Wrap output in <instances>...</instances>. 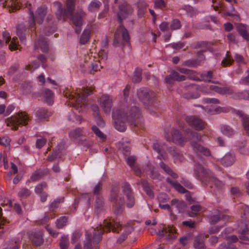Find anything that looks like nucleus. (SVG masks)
<instances>
[{
    "instance_id": "44",
    "label": "nucleus",
    "mask_w": 249,
    "mask_h": 249,
    "mask_svg": "<svg viewBox=\"0 0 249 249\" xmlns=\"http://www.w3.org/2000/svg\"><path fill=\"white\" fill-rule=\"evenodd\" d=\"M182 66L191 68H196L200 65V61L198 59H191L184 61Z\"/></svg>"
},
{
    "instance_id": "15",
    "label": "nucleus",
    "mask_w": 249,
    "mask_h": 249,
    "mask_svg": "<svg viewBox=\"0 0 249 249\" xmlns=\"http://www.w3.org/2000/svg\"><path fill=\"white\" fill-rule=\"evenodd\" d=\"M112 99L108 95H104L100 98V106L106 113H109L112 107Z\"/></svg>"
},
{
    "instance_id": "18",
    "label": "nucleus",
    "mask_w": 249,
    "mask_h": 249,
    "mask_svg": "<svg viewBox=\"0 0 249 249\" xmlns=\"http://www.w3.org/2000/svg\"><path fill=\"white\" fill-rule=\"evenodd\" d=\"M165 147H167L165 143H160L159 142H155L152 145V148L154 151L157 152L159 154L160 159L166 160L168 159V156L165 152Z\"/></svg>"
},
{
    "instance_id": "29",
    "label": "nucleus",
    "mask_w": 249,
    "mask_h": 249,
    "mask_svg": "<svg viewBox=\"0 0 249 249\" xmlns=\"http://www.w3.org/2000/svg\"><path fill=\"white\" fill-rule=\"evenodd\" d=\"M166 150L174 158L175 160H177L180 162L183 160V156L175 147H166Z\"/></svg>"
},
{
    "instance_id": "62",
    "label": "nucleus",
    "mask_w": 249,
    "mask_h": 249,
    "mask_svg": "<svg viewBox=\"0 0 249 249\" xmlns=\"http://www.w3.org/2000/svg\"><path fill=\"white\" fill-rule=\"evenodd\" d=\"M182 9L185 10L187 14L191 17L196 14V11L190 5H184L182 7Z\"/></svg>"
},
{
    "instance_id": "21",
    "label": "nucleus",
    "mask_w": 249,
    "mask_h": 249,
    "mask_svg": "<svg viewBox=\"0 0 249 249\" xmlns=\"http://www.w3.org/2000/svg\"><path fill=\"white\" fill-rule=\"evenodd\" d=\"M94 207V213L99 215L105 211V201L103 196H96Z\"/></svg>"
},
{
    "instance_id": "9",
    "label": "nucleus",
    "mask_w": 249,
    "mask_h": 249,
    "mask_svg": "<svg viewBox=\"0 0 249 249\" xmlns=\"http://www.w3.org/2000/svg\"><path fill=\"white\" fill-rule=\"evenodd\" d=\"M122 192L125 197V203L129 208H132L135 203L134 192L129 183L125 182L122 186Z\"/></svg>"
},
{
    "instance_id": "33",
    "label": "nucleus",
    "mask_w": 249,
    "mask_h": 249,
    "mask_svg": "<svg viewBox=\"0 0 249 249\" xmlns=\"http://www.w3.org/2000/svg\"><path fill=\"white\" fill-rule=\"evenodd\" d=\"M75 9V0H67L66 9H65L66 17L72 16Z\"/></svg>"
},
{
    "instance_id": "12",
    "label": "nucleus",
    "mask_w": 249,
    "mask_h": 249,
    "mask_svg": "<svg viewBox=\"0 0 249 249\" xmlns=\"http://www.w3.org/2000/svg\"><path fill=\"white\" fill-rule=\"evenodd\" d=\"M185 120L190 126L197 131L203 130L206 124L201 119L196 116H187Z\"/></svg>"
},
{
    "instance_id": "63",
    "label": "nucleus",
    "mask_w": 249,
    "mask_h": 249,
    "mask_svg": "<svg viewBox=\"0 0 249 249\" xmlns=\"http://www.w3.org/2000/svg\"><path fill=\"white\" fill-rule=\"evenodd\" d=\"M18 38L16 37H13L11 41L10 44L9 45V48L10 50L12 51L17 50L18 49Z\"/></svg>"
},
{
    "instance_id": "20",
    "label": "nucleus",
    "mask_w": 249,
    "mask_h": 249,
    "mask_svg": "<svg viewBox=\"0 0 249 249\" xmlns=\"http://www.w3.org/2000/svg\"><path fill=\"white\" fill-rule=\"evenodd\" d=\"M234 113L241 118L242 124L244 130L249 136V116L239 110H234Z\"/></svg>"
},
{
    "instance_id": "47",
    "label": "nucleus",
    "mask_w": 249,
    "mask_h": 249,
    "mask_svg": "<svg viewBox=\"0 0 249 249\" xmlns=\"http://www.w3.org/2000/svg\"><path fill=\"white\" fill-rule=\"evenodd\" d=\"M69 137L71 139H76L83 136L82 130L80 128H77L71 130L69 132Z\"/></svg>"
},
{
    "instance_id": "23",
    "label": "nucleus",
    "mask_w": 249,
    "mask_h": 249,
    "mask_svg": "<svg viewBox=\"0 0 249 249\" xmlns=\"http://www.w3.org/2000/svg\"><path fill=\"white\" fill-rule=\"evenodd\" d=\"M235 26L239 35L245 40L249 41V27L242 23H235Z\"/></svg>"
},
{
    "instance_id": "43",
    "label": "nucleus",
    "mask_w": 249,
    "mask_h": 249,
    "mask_svg": "<svg viewBox=\"0 0 249 249\" xmlns=\"http://www.w3.org/2000/svg\"><path fill=\"white\" fill-rule=\"evenodd\" d=\"M221 132L225 135L231 137L234 134V130L229 125L226 124L220 125Z\"/></svg>"
},
{
    "instance_id": "42",
    "label": "nucleus",
    "mask_w": 249,
    "mask_h": 249,
    "mask_svg": "<svg viewBox=\"0 0 249 249\" xmlns=\"http://www.w3.org/2000/svg\"><path fill=\"white\" fill-rule=\"evenodd\" d=\"M246 90L241 92H234L232 89V93L229 94L231 95V98L234 100H247Z\"/></svg>"
},
{
    "instance_id": "36",
    "label": "nucleus",
    "mask_w": 249,
    "mask_h": 249,
    "mask_svg": "<svg viewBox=\"0 0 249 249\" xmlns=\"http://www.w3.org/2000/svg\"><path fill=\"white\" fill-rule=\"evenodd\" d=\"M0 2L2 3L6 2L9 6H10L11 8L9 10L10 12H14L20 9V5L18 3V0H10L8 2L7 0H0Z\"/></svg>"
},
{
    "instance_id": "56",
    "label": "nucleus",
    "mask_w": 249,
    "mask_h": 249,
    "mask_svg": "<svg viewBox=\"0 0 249 249\" xmlns=\"http://www.w3.org/2000/svg\"><path fill=\"white\" fill-rule=\"evenodd\" d=\"M91 129L94 134L101 140H105L106 139V135L96 125H93Z\"/></svg>"
},
{
    "instance_id": "14",
    "label": "nucleus",
    "mask_w": 249,
    "mask_h": 249,
    "mask_svg": "<svg viewBox=\"0 0 249 249\" xmlns=\"http://www.w3.org/2000/svg\"><path fill=\"white\" fill-rule=\"evenodd\" d=\"M56 29V24L53 19V16L49 15L46 19V23L44 27L43 32L47 36L54 33Z\"/></svg>"
},
{
    "instance_id": "17",
    "label": "nucleus",
    "mask_w": 249,
    "mask_h": 249,
    "mask_svg": "<svg viewBox=\"0 0 249 249\" xmlns=\"http://www.w3.org/2000/svg\"><path fill=\"white\" fill-rule=\"evenodd\" d=\"M165 147H167L165 143H160L159 142H155L152 145V148L154 151L157 152L159 154L160 159L166 160L168 159V156L165 152Z\"/></svg>"
},
{
    "instance_id": "19",
    "label": "nucleus",
    "mask_w": 249,
    "mask_h": 249,
    "mask_svg": "<svg viewBox=\"0 0 249 249\" xmlns=\"http://www.w3.org/2000/svg\"><path fill=\"white\" fill-rule=\"evenodd\" d=\"M176 229L175 227L168 226L167 228H163L162 230H159V231L156 232V233L160 236L163 237L165 234L169 233L167 236V238L169 240L175 239L177 236Z\"/></svg>"
},
{
    "instance_id": "57",
    "label": "nucleus",
    "mask_w": 249,
    "mask_h": 249,
    "mask_svg": "<svg viewBox=\"0 0 249 249\" xmlns=\"http://www.w3.org/2000/svg\"><path fill=\"white\" fill-rule=\"evenodd\" d=\"M68 221V217L63 216L60 217V218L56 220V226L58 228L61 229L63 228L64 226H65L66 225V223Z\"/></svg>"
},
{
    "instance_id": "28",
    "label": "nucleus",
    "mask_w": 249,
    "mask_h": 249,
    "mask_svg": "<svg viewBox=\"0 0 249 249\" xmlns=\"http://www.w3.org/2000/svg\"><path fill=\"white\" fill-rule=\"evenodd\" d=\"M235 161L234 155L231 153L226 154L220 160L221 163L224 166H229L231 165Z\"/></svg>"
},
{
    "instance_id": "8",
    "label": "nucleus",
    "mask_w": 249,
    "mask_h": 249,
    "mask_svg": "<svg viewBox=\"0 0 249 249\" xmlns=\"http://www.w3.org/2000/svg\"><path fill=\"white\" fill-rule=\"evenodd\" d=\"M137 96L143 104L147 106L152 103L155 93L146 88H141L137 90Z\"/></svg>"
},
{
    "instance_id": "61",
    "label": "nucleus",
    "mask_w": 249,
    "mask_h": 249,
    "mask_svg": "<svg viewBox=\"0 0 249 249\" xmlns=\"http://www.w3.org/2000/svg\"><path fill=\"white\" fill-rule=\"evenodd\" d=\"M224 215L217 214L212 216L210 218V223L212 225L216 224L218 221L223 218Z\"/></svg>"
},
{
    "instance_id": "3",
    "label": "nucleus",
    "mask_w": 249,
    "mask_h": 249,
    "mask_svg": "<svg viewBox=\"0 0 249 249\" xmlns=\"http://www.w3.org/2000/svg\"><path fill=\"white\" fill-rule=\"evenodd\" d=\"M120 188L118 186H112L108 196V201L112 203V211L116 215H120L123 211L124 203V198L119 195Z\"/></svg>"
},
{
    "instance_id": "4",
    "label": "nucleus",
    "mask_w": 249,
    "mask_h": 249,
    "mask_svg": "<svg viewBox=\"0 0 249 249\" xmlns=\"http://www.w3.org/2000/svg\"><path fill=\"white\" fill-rule=\"evenodd\" d=\"M112 45L115 47H121L123 50L125 45H130L128 32L123 24H120L114 33Z\"/></svg>"
},
{
    "instance_id": "31",
    "label": "nucleus",
    "mask_w": 249,
    "mask_h": 249,
    "mask_svg": "<svg viewBox=\"0 0 249 249\" xmlns=\"http://www.w3.org/2000/svg\"><path fill=\"white\" fill-rule=\"evenodd\" d=\"M54 6L56 8V16L58 20L61 19L62 18H64L65 9L63 8L62 3L59 1H55L53 2Z\"/></svg>"
},
{
    "instance_id": "38",
    "label": "nucleus",
    "mask_w": 249,
    "mask_h": 249,
    "mask_svg": "<svg viewBox=\"0 0 249 249\" xmlns=\"http://www.w3.org/2000/svg\"><path fill=\"white\" fill-rule=\"evenodd\" d=\"M242 211L241 213V217L242 218L241 221L240 222V223L238 225L239 229L238 231L241 229L240 227V225L241 223H243V224L245 223L248 224V222H249V220H247V218L249 217V206H245L242 208Z\"/></svg>"
},
{
    "instance_id": "26",
    "label": "nucleus",
    "mask_w": 249,
    "mask_h": 249,
    "mask_svg": "<svg viewBox=\"0 0 249 249\" xmlns=\"http://www.w3.org/2000/svg\"><path fill=\"white\" fill-rule=\"evenodd\" d=\"M226 240L227 241V245L226 243H222L219 245V249H237L235 247L232 246V247H230V245L232 243L236 242L238 241V238L236 235H231L225 237Z\"/></svg>"
},
{
    "instance_id": "64",
    "label": "nucleus",
    "mask_w": 249,
    "mask_h": 249,
    "mask_svg": "<svg viewBox=\"0 0 249 249\" xmlns=\"http://www.w3.org/2000/svg\"><path fill=\"white\" fill-rule=\"evenodd\" d=\"M23 90L26 93H30L31 91L32 86L29 82H25L23 83L21 86Z\"/></svg>"
},
{
    "instance_id": "50",
    "label": "nucleus",
    "mask_w": 249,
    "mask_h": 249,
    "mask_svg": "<svg viewBox=\"0 0 249 249\" xmlns=\"http://www.w3.org/2000/svg\"><path fill=\"white\" fill-rule=\"evenodd\" d=\"M208 42L207 41H197L193 43L192 44V47L193 49H197L199 48H202V50L206 49L207 50V48L208 47Z\"/></svg>"
},
{
    "instance_id": "58",
    "label": "nucleus",
    "mask_w": 249,
    "mask_h": 249,
    "mask_svg": "<svg viewBox=\"0 0 249 249\" xmlns=\"http://www.w3.org/2000/svg\"><path fill=\"white\" fill-rule=\"evenodd\" d=\"M61 249H67L69 246V239L66 236H62L59 242Z\"/></svg>"
},
{
    "instance_id": "40",
    "label": "nucleus",
    "mask_w": 249,
    "mask_h": 249,
    "mask_svg": "<svg viewBox=\"0 0 249 249\" xmlns=\"http://www.w3.org/2000/svg\"><path fill=\"white\" fill-rule=\"evenodd\" d=\"M194 247L196 249H205L206 246L204 244V237L202 236L196 237L194 240Z\"/></svg>"
},
{
    "instance_id": "13",
    "label": "nucleus",
    "mask_w": 249,
    "mask_h": 249,
    "mask_svg": "<svg viewBox=\"0 0 249 249\" xmlns=\"http://www.w3.org/2000/svg\"><path fill=\"white\" fill-rule=\"evenodd\" d=\"M165 138L167 141H172L173 142L179 144H182L184 141L181 133L175 128H172L170 133L165 131Z\"/></svg>"
},
{
    "instance_id": "22",
    "label": "nucleus",
    "mask_w": 249,
    "mask_h": 249,
    "mask_svg": "<svg viewBox=\"0 0 249 249\" xmlns=\"http://www.w3.org/2000/svg\"><path fill=\"white\" fill-rule=\"evenodd\" d=\"M86 16V13L82 9L78 10L76 13L71 16L72 23L75 26H81L82 18Z\"/></svg>"
},
{
    "instance_id": "2",
    "label": "nucleus",
    "mask_w": 249,
    "mask_h": 249,
    "mask_svg": "<svg viewBox=\"0 0 249 249\" xmlns=\"http://www.w3.org/2000/svg\"><path fill=\"white\" fill-rule=\"evenodd\" d=\"M121 224L116 222L114 219H105L103 225H101V229L104 231L109 232L111 230L114 232H119L121 230ZM103 234V230L101 229L96 231L94 229L92 233L86 234L87 241L84 244L85 249H99L98 246H96L102 240V236Z\"/></svg>"
},
{
    "instance_id": "39",
    "label": "nucleus",
    "mask_w": 249,
    "mask_h": 249,
    "mask_svg": "<svg viewBox=\"0 0 249 249\" xmlns=\"http://www.w3.org/2000/svg\"><path fill=\"white\" fill-rule=\"evenodd\" d=\"M166 181L173 186L178 192L184 194L187 192V190L179 183L173 181L170 178H167Z\"/></svg>"
},
{
    "instance_id": "48",
    "label": "nucleus",
    "mask_w": 249,
    "mask_h": 249,
    "mask_svg": "<svg viewBox=\"0 0 249 249\" xmlns=\"http://www.w3.org/2000/svg\"><path fill=\"white\" fill-rule=\"evenodd\" d=\"M48 187L47 183L43 181L38 184L35 187V192L37 194H40L42 193L45 192L44 190L47 189Z\"/></svg>"
},
{
    "instance_id": "16",
    "label": "nucleus",
    "mask_w": 249,
    "mask_h": 249,
    "mask_svg": "<svg viewBox=\"0 0 249 249\" xmlns=\"http://www.w3.org/2000/svg\"><path fill=\"white\" fill-rule=\"evenodd\" d=\"M186 77L180 75L175 71H171L170 74L165 78V82L169 85H173L174 81L181 82L186 80Z\"/></svg>"
},
{
    "instance_id": "54",
    "label": "nucleus",
    "mask_w": 249,
    "mask_h": 249,
    "mask_svg": "<svg viewBox=\"0 0 249 249\" xmlns=\"http://www.w3.org/2000/svg\"><path fill=\"white\" fill-rule=\"evenodd\" d=\"M212 182L218 189H222L224 186L223 183L215 178L213 174L212 178H210L209 182Z\"/></svg>"
},
{
    "instance_id": "46",
    "label": "nucleus",
    "mask_w": 249,
    "mask_h": 249,
    "mask_svg": "<svg viewBox=\"0 0 249 249\" xmlns=\"http://www.w3.org/2000/svg\"><path fill=\"white\" fill-rule=\"evenodd\" d=\"M200 75L199 81L211 82L213 78V72L211 71L207 73H198Z\"/></svg>"
},
{
    "instance_id": "37",
    "label": "nucleus",
    "mask_w": 249,
    "mask_h": 249,
    "mask_svg": "<svg viewBox=\"0 0 249 249\" xmlns=\"http://www.w3.org/2000/svg\"><path fill=\"white\" fill-rule=\"evenodd\" d=\"M101 6L102 3L100 1L93 0L89 4L88 10L90 12H94L98 11Z\"/></svg>"
},
{
    "instance_id": "53",
    "label": "nucleus",
    "mask_w": 249,
    "mask_h": 249,
    "mask_svg": "<svg viewBox=\"0 0 249 249\" xmlns=\"http://www.w3.org/2000/svg\"><path fill=\"white\" fill-rule=\"evenodd\" d=\"M45 172L43 171H36L32 174L31 179L33 181H37L44 176Z\"/></svg>"
},
{
    "instance_id": "32",
    "label": "nucleus",
    "mask_w": 249,
    "mask_h": 249,
    "mask_svg": "<svg viewBox=\"0 0 249 249\" xmlns=\"http://www.w3.org/2000/svg\"><path fill=\"white\" fill-rule=\"evenodd\" d=\"M35 48H40L43 52H46L48 50V44L45 37L39 36L38 41L36 43Z\"/></svg>"
},
{
    "instance_id": "25",
    "label": "nucleus",
    "mask_w": 249,
    "mask_h": 249,
    "mask_svg": "<svg viewBox=\"0 0 249 249\" xmlns=\"http://www.w3.org/2000/svg\"><path fill=\"white\" fill-rule=\"evenodd\" d=\"M46 13L47 8L45 6L38 7L36 12V15L34 16L36 22L39 24H42Z\"/></svg>"
},
{
    "instance_id": "1",
    "label": "nucleus",
    "mask_w": 249,
    "mask_h": 249,
    "mask_svg": "<svg viewBox=\"0 0 249 249\" xmlns=\"http://www.w3.org/2000/svg\"><path fill=\"white\" fill-rule=\"evenodd\" d=\"M112 116L113 125L119 131L124 132L126 130V122L130 125L142 126L141 111L135 103H131L125 108L113 110Z\"/></svg>"
},
{
    "instance_id": "51",
    "label": "nucleus",
    "mask_w": 249,
    "mask_h": 249,
    "mask_svg": "<svg viewBox=\"0 0 249 249\" xmlns=\"http://www.w3.org/2000/svg\"><path fill=\"white\" fill-rule=\"evenodd\" d=\"M31 194V191L28 188L22 187L21 188L18 196L20 198H25L29 197Z\"/></svg>"
},
{
    "instance_id": "35",
    "label": "nucleus",
    "mask_w": 249,
    "mask_h": 249,
    "mask_svg": "<svg viewBox=\"0 0 249 249\" xmlns=\"http://www.w3.org/2000/svg\"><path fill=\"white\" fill-rule=\"evenodd\" d=\"M138 16L142 18L146 12L147 4L144 0H139L138 2Z\"/></svg>"
},
{
    "instance_id": "34",
    "label": "nucleus",
    "mask_w": 249,
    "mask_h": 249,
    "mask_svg": "<svg viewBox=\"0 0 249 249\" xmlns=\"http://www.w3.org/2000/svg\"><path fill=\"white\" fill-rule=\"evenodd\" d=\"M42 94L45 98V102L49 105H51L53 102V91L46 89L43 91Z\"/></svg>"
},
{
    "instance_id": "55",
    "label": "nucleus",
    "mask_w": 249,
    "mask_h": 249,
    "mask_svg": "<svg viewBox=\"0 0 249 249\" xmlns=\"http://www.w3.org/2000/svg\"><path fill=\"white\" fill-rule=\"evenodd\" d=\"M102 189V183L101 182H99L97 184H96L94 187L92 193L94 196H102L101 194V191Z\"/></svg>"
},
{
    "instance_id": "5",
    "label": "nucleus",
    "mask_w": 249,
    "mask_h": 249,
    "mask_svg": "<svg viewBox=\"0 0 249 249\" xmlns=\"http://www.w3.org/2000/svg\"><path fill=\"white\" fill-rule=\"evenodd\" d=\"M185 131L192 140L191 145L194 151L196 153H202L206 156H210L211 155L210 150L198 142H200L201 136L197 132L193 131L189 128H187Z\"/></svg>"
},
{
    "instance_id": "11",
    "label": "nucleus",
    "mask_w": 249,
    "mask_h": 249,
    "mask_svg": "<svg viewBox=\"0 0 249 249\" xmlns=\"http://www.w3.org/2000/svg\"><path fill=\"white\" fill-rule=\"evenodd\" d=\"M92 89L89 88H84L83 89V94L81 97L78 94V98H76L73 95H70V99L74 100V101H76L77 103H73V107H74L76 110L79 112L82 111V101L85 100L86 98L89 95L92 93Z\"/></svg>"
},
{
    "instance_id": "27",
    "label": "nucleus",
    "mask_w": 249,
    "mask_h": 249,
    "mask_svg": "<svg viewBox=\"0 0 249 249\" xmlns=\"http://www.w3.org/2000/svg\"><path fill=\"white\" fill-rule=\"evenodd\" d=\"M51 115V113L49 112L47 109L43 107L38 108L36 113V117L38 120L40 121L45 120Z\"/></svg>"
},
{
    "instance_id": "10",
    "label": "nucleus",
    "mask_w": 249,
    "mask_h": 249,
    "mask_svg": "<svg viewBox=\"0 0 249 249\" xmlns=\"http://www.w3.org/2000/svg\"><path fill=\"white\" fill-rule=\"evenodd\" d=\"M118 8L119 12L117 14L118 21L120 24H123V19L131 15L134 10L132 7L125 1L121 2Z\"/></svg>"
},
{
    "instance_id": "24",
    "label": "nucleus",
    "mask_w": 249,
    "mask_h": 249,
    "mask_svg": "<svg viewBox=\"0 0 249 249\" xmlns=\"http://www.w3.org/2000/svg\"><path fill=\"white\" fill-rule=\"evenodd\" d=\"M241 229L239 231L240 239L242 240L249 241V222L248 224H243L241 223L240 225Z\"/></svg>"
},
{
    "instance_id": "30",
    "label": "nucleus",
    "mask_w": 249,
    "mask_h": 249,
    "mask_svg": "<svg viewBox=\"0 0 249 249\" xmlns=\"http://www.w3.org/2000/svg\"><path fill=\"white\" fill-rule=\"evenodd\" d=\"M30 239L33 244L36 246H40L43 242L42 234L41 231L35 232L30 236Z\"/></svg>"
},
{
    "instance_id": "49",
    "label": "nucleus",
    "mask_w": 249,
    "mask_h": 249,
    "mask_svg": "<svg viewBox=\"0 0 249 249\" xmlns=\"http://www.w3.org/2000/svg\"><path fill=\"white\" fill-rule=\"evenodd\" d=\"M120 150L125 156H128L130 154V144L129 142H124L122 144Z\"/></svg>"
},
{
    "instance_id": "41",
    "label": "nucleus",
    "mask_w": 249,
    "mask_h": 249,
    "mask_svg": "<svg viewBox=\"0 0 249 249\" xmlns=\"http://www.w3.org/2000/svg\"><path fill=\"white\" fill-rule=\"evenodd\" d=\"M141 183L144 191L146 194L150 197H154V193L148 181L144 179H142Z\"/></svg>"
},
{
    "instance_id": "60",
    "label": "nucleus",
    "mask_w": 249,
    "mask_h": 249,
    "mask_svg": "<svg viewBox=\"0 0 249 249\" xmlns=\"http://www.w3.org/2000/svg\"><path fill=\"white\" fill-rule=\"evenodd\" d=\"M64 198L61 197L60 198H57L55 199L50 205V210L53 211L54 209H56L58 207L60 203L63 202Z\"/></svg>"
},
{
    "instance_id": "7",
    "label": "nucleus",
    "mask_w": 249,
    "mask_h": 249,
    "mask_svg": "<svg viewBox=\"0 0 249 249\" xmlns=\"http://www.w3.org/2000/svg\"><path fill=\"white\" fill-rule=\"evenodd\" d=\"M195 173L196 177L202 183L206 184L209 182L213 173L209 169L205 168L201 164H196L195 166Z\"/></svg>"
},
{
    "instance_id": "59",
    "label": "nucleus",
    "mask_w": 249,
    "mask_h": 249,
    "mask_svg": "<svg viewBox=\"0 0 249 249\" xmlns=\"http://www.w3.org/2000/svg\"><path fill=\"white\" fill-rule=\"evenodd\" d=\"M216 92L221 94L232 93V89L230 87H219L217 86Z\"/></svg>"
},
{
    "instance_id": "6",
    "label": "nucleus",
    "mask_w": 249,
    "mask_h": 249,
    "mask_svg": "<svg viewBox=\"0 0 249 249\" xmlns=\"http://www.w3.org/2000/svg\"><path fill=\"white\" fill-rule=\"evenodd\" d=\"M29 120L28 114L23 112L7 118L5 122L7 126H11L12 129L17 130L19 125H27Z\"/></svg>"
},
{
    "instance_id": "52",
    "label": "nucleus",
    "mask_w": 249,
    "mask_h": 249,
    "mask_svg": "<svg viewBox=\"0 0 249 249\" xmlns=\"http://www.w3.org/2000/svg\"><path fill=\"white\" fill-rule=\"evenodd\" d=\"M90 32L89 30H85L81 35L80 42L82 44H86L90 38Z\"/></svg>"
},
{
    "instance_id": "45",
    "label": "nucleus",
    "mask_w": 249,
    "mask_h": 249,
    "mask_svg": "<svg viewBox=\"0 0 249 249\" xmlns=\"http://www.w3.org/2000/svg\"><path fill=\"white\" fill-rule=\"evenodd\" d=\"M142 71L140 68H137L135 70L132 79L134 83H140L142 81Z\"/></svg>"
}]
</instances>
